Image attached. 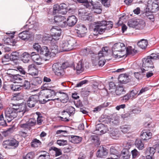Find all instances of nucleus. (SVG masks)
I'll use <instances>...</instances> for the list:
<instances>
[{
    "mask_svg": "<svg viewBox=\"0 0 159 159\" xmlns=\"http://www.w3.org/2000/svg\"><path fill=\"white\" fill-rule=\"evenodd\" d=\"M12 107L7 108L5 111V118L7 122H11L16 117L18 113H21L23 115L26 111L25 105L23 104L12 103Z\"/></svg>",
    "mask_w": 159,
    "mask_h": 159,
    "instance_id": "obj_1",
    "label": "nucleus"
},
{
    "mask_svg": "<svg viewBox=\"0 0 159 159\" xmlns=\"http://www.w3.org/2000/svg\"><path fill=\"white\" fill-rule=\"evenodd\" d=\"M113 26L112 22L111 21H102L97 22L93 29L94 35L101 34L106 30L111 29Z\"/></svg>",
    "mask_w": 159,
    "mask_h": 159,
    "instance_id": "obj_2",
    "label": "nucleus"
},
{
    "mask_svg": "<svg viewBox=\"0 0 159 159\" xmlns=\"http://www.w3.org/2000/svg\"><path fill=\"white\" fill-rule=\"evenodd\" d=\"M126 47L123 43H117L114 45L112 48V55L115 58H120L123 57L124 53L122 52L125 51Z\"/></svg>",
    "mask_w": 159,
    "mask_h": 159,
    "instance_id": "obj_3",
    "label": "nucleus"
},
{
    "mask_svg": "<svg viewBox=\"0 0 159 159\" xmlns=\"http://www.w3.org/2000/svg\"><path fill=\"white\" fill-rule=\"evenodd\" d=\"M69 66V64L67 62L63 63H55L52 66V70L55 75L58 76H61L65 74L64 70Z\"/></svg>",
    "mask_w": 159,
    "mask_h": 159,
    "instance_id": "obj_4",
    "label": "nucleus"
},
{
    "mask_svg": "<svg viewBox=\"0 0 159 159\" xmlns=\"http://www.w3.org/2000/svg\"><path fill=\"white\" fill-rule=\"evenodd\" d=\"M76 43L75 40L73 38L68 40L62 41L60 43V51H67L72 50Z\"/></svg>",
    "mask_w": 159,
    "mask_h": 159,
    "instance_id": "obj_5",
    "label": "nucleus"
},
{
    "mask_svg": "<svg viewBox=\"0 0 159 159\" xmlns=\"http://www.w3.org/2000/svg\"><path fill=\"white\" fill-rule=\"evenodd\" d=\"M154 60L151 57V55L147 57V58H144L142 59V70L143 73L144 72V70H150L151 71L154 70V66L153 65L152 60Z\"/></svg>",
    "mask_w": 159,
    "mask_h": 159,
    "instance_id": "obj_6",
    "label": "nucleus"
},
{
    "mask_svg": "<svg viewBox=\"0 0 159 159\" xmlns=\"http://www.w3.org/2000/svg\"><path fill=\"white\" fill-rule=\"evenodd\" d=\"M108 51V48L105 47H103L102 50L99 52L98 54L99 66H102L104 65L105 61L103 60L100 59L102 57L107 56Z\"/></svg>",
    "mask_w": 159,
    "mask_h": 159,
    "instance_id": "obj_7",
    "label": "nucleus"
},
{
    "mask_svg": "<svg viewBox=\"0 0 159 159\" xmlns=\"http://www.w3.org/2000/svg\"><path fill=\"white\" fill-rule=\"evenodd\" d=\"M76 28L75 30L78 37H83L85 35L87 29L84 25L81 24H77Z\"/></svg>",
    "mask_w": 159,
    "mask_h": 159,
    "instance_id": "obj_8",
    "label": "nucleus"
},
{
    "mask_svg": "<svg viewBox=\"0 0 159 159\" xmlns=\"http://www.w3.org/2000/svg\"><path fill=\"white\" fill-rule=\"evenodd\" d=\"M42 89L43 87H42ZM39 95L38 96L39 100L41 103L44 104L46 103L47 102L51 100H53L54 99H49L46 100L45 99L48 98L47 96L46 89L45 88H43L39 93Z\"/></svg>",
    "mask_w": 159,
    "mask_h": 159,
    "instance_id": "obj_9",
    "label": "nucleus"
},
{
    "mask_svg": "<svg viewBox=\"0 0 159 159\" xmlns=\"http://www.w3.org/2000/svg\"><path fill=\"white\" fill-rule=\"evenodd\" d=\"M23 120H22L20 122V126L22 128H27L30 129L31 127L34 126L36 124V120L34 118H31L25 123L22 124Z\"/></svg>",
    "mask_w": 159,
    "mask_h": 159,
    "instance_id": "obj_10",
    "label": "nucleus"
},
{
    "mask_svg": "<svg viewBox=\"0 0 159 159\" xmlns=\"http://www.w3.org/2000/svg\"><path fill=\"white\" fill-rule=\"evenodd\" d=\"M147 6L148 9L152 11V12H156L159 9V5L154 2L152 0H148Z\"/></svg>",
    "mask_w": 159,
    "mask_h": 159,
    "instance_id": "obj_11",
    "label": "nucleus"
},
{
    "mask_svg": "<svg viewBox=\"0 0 159 159\" xmlns=\"http://www.w3.org/2000/svg\"><path fill=\"white\" fill-rule=\"evenodd\" d=\"M38 98L37 95H33L30 96L27 102L28 106L30 107H34L38 101Z\"/></svg>",
    "mask_w": 159,
    "mask_h": 159,
    "instance_id": "obj_12",
    "label": "nucleus"
},
{
    "mask_svg": "<svg viewBox=\"0 0 159 159\" xmlns=\"http://www.w3.org/2000/svg\"><path fill=\"white\" fill-rule=\"evenodd\" d=\"M24 28L26 30L20 33L19 34V37L23 40H27L29 39L31 37L30 33L29 31V30L27 28Z\"/></svg>",
    "mask_w": 159,
    "mask_h": 159,
    "instance_id": "obj_13",
    "label": "nucleus"
},
{
    "mask_svg": "<svg viewBox=\"0 0 159 159\" xmlns=\"http://www.w3.org/2000/svg\"><path fill=\"white\" fill-rule=\"evenodd\" d=\"M30 58L38 65H40L42 64V59L40 58L39 55L35 52H32L30 54Z\"/></svg>",
    "mask_w": 159,
    "mask_h": 159,
    "instance_id": "obj_14",
    "label": "nucleus"
},
{
    "mask_svg": "<svg viewBox=\"0 0 159 159\" xmlns=\"http://www.w3.org/2000/svg\"><path fill=\"white\" fill-rule=\"evenodd\" d=\"M155 152V149L153 148H148L146 152L147 159H153V156Z\"/></svg>",
    "mask_w": 159,
    "mask_h": 159,
    "instance_id": "obj_15",
    "label": "nucleus"
},
{
    "mask_svg": "<svg viewBox=\"0 0 159 159\" xmlns=\"http://www.w3.org/2000/svg\"><path fill=\"white\" fill-rule=\"evenodd\" d=\"M152 135V133L149 130H143L141 132L140 136L143 140H147L150 139Z\"/></svg>",
    "mask_w": 159,
    "mask_h": 159,
    "instance_id": "obj_16",
    "label": "nucleus"
},
{
    "mask_svg": "<svg viewBox=\"0 0 159 159\" xmlns=\"http://www.w3.org/2000/svg\"><path fill=\"white\" fill-rule=\"evenodd\" d=\"M107 154L106 149L103 147H100L97 152V156L100 158L104 157Z\"/></svg>",
    "mask_w": 159,
    "mask_h": 159,
    "instance_id": "obj_17",
    "label": "nucleus"
},
{
    "mask_svg": "<svg viewBox=\"0 0 159 159\" xmlns=\"http://www.w3.org/2000/svg\"><path fill=\"white\" fill-rule=\"evenodd\" d=\"M96 129L97 131L100 132V135L106 133L108 129L106 126L102 124L98 125L96 127Z\"/></svg>",
    "mask_w": 159,
    "mask_h": 159,
    "instance_id": "obj_18",
    "label": "nucleus"
},
{
    "mask_svg": "<svg viewBox=\"0 0 159 159\" xmlns=\"http://www.w3.org/2000/svg\"><path fill=\"white\" fill-rule=\"evenodd\" d=\"M77 21V19L75 16L73 15L69 16L67 20V25L72 26L74 25Z\"/></svg>",
    "mask_w": 159,
    "mask_h": 159,
    "instance_id": "obj_19",
    "label": "nucleus"
},
{
    "mask_svg": "<svg viewBox=\"0 0 159 159\" xmlns=\"http://www.w3.org/2000/svg\"><path fill=\"white\" fill-rule=\"evenodd\" d=\"M118 80L121 84H125L129 81L128 76L126 74H121L120 75Z\"/></svg>",
    "mask_w": 159,
    "mask_h": 159,
    "instance_id": "obj_20",
    "label": "nucleus"
},
{
    "mask_svg": "<svg viewBox=\"0 0 159 159\" xmlns=\"http://www.w3.org/2000/svg\"><path fill=\"white\" fill-rule=\"evenodd\" d=\"M51 31L52 33V35L54 37H59L61 34V30L57 26L53 27L51 29Z\"/></svg>",
    "mask_w": 159,
    "mask_h": 159,
    "instance_id": "obj_21",
    "label": "nucleus"
},
{
    "mask_svg": "<svg viewBox=\"0 0 159 159\" xmlns=\"http://www.w3.org/2000/svg\"><path fill=\"white\" fill-rule=\"evenodd\" d=\"M21 60L25 63H28L31 61L30 54L28 52H25L22 55Z\"/></svg>",
    "mask_w": 159,
    "mask_h": 159,
    "instance_id": "obj_22",
    "label": "nucleus"
},
{
    "mask_svg": "<svg viewBox=\"0 0 159 159\" xmlns=\"http://www.w3.org/2000/svg\"><path fill=\"white\" fill-rule=\"evenodd\" d=\"M42 87L43 88H45L46 89L47 96L48 98H50L53 96L56 95V93L53 89H49L46 86V84L43 85Z\"/></svg>",
    "mask_w": 159,
    "mask_h": 159,
    "instance_id": "obj_23",
    "label": "nucleus"
},
{
    "mask_svg": "<svg viewBox=\"0 0 159 159\" xmlns=\"http://www.w3.org/2000/svg\"><path fill=\"white\" fill-rule=\"evenodd\" d=\"M74 69L76 70L77 72L78 73H80L84 70L83 64L82 61H79L75 67H74Z\"/></svg>",
    "mask_w": 159,
    "mask_h": 159,
    "instance_id": "obj_24",
    "label": "nucleus"
},
{
    "mask_svg": "<svg viewBox=\"0 0 159 159\" xmlns=\"http://www.w3.org/2000/svg\"><path fill=\"white\" fill-rule=\"evenodd\" d=\"M39 52L45 57H47L49 54V51L47 47L43 46L41 48Z\"/></svg>",
    "mask_w": 159,
    "mask_h": 159,
    "instance_id": "obj_25",
    "label": "nucleus"
},
{
    "mask_svg": "<svg viewBox=\"0 0 159 159\" xmlns=\"http://www.w3.org/2000/svg\"><path fill=\"white\" fill-rule=\"evenodd\" d=\"M92 142L94 143L95 146H98L100 144L99 138L97 135H92L91 137Z\"/></svg>",
    "mask_w": 159,
    "mask_h": 159,
    "instance_id": "obj_26",
    "label": "nucleus"
},
{
    "mask_svg": "<svg viewBox=\"0 0 159 159\" xmlns=\"http://www.w3.org/2000/svg\"><path fill=\"white\" fill-rule=\"evenodd\" d=\"M115 92L116 95L120 96L124 94L125 93V91L123 87L119 86L116 88Z\"/></svg>",
    "mask_w": 159,
    "mask_h": 159,
    "instance_id": "obj_27",
    "label": "nucleus"
},
{
    "mask_svg": "<svg viewBox=\"0 0 159 159\" xmlns=\"http://www.w3.org/2000/svg\"><path fill=\"white\" fill-rule=\"evenodd\" d=\"M28 71L30 73L32 74H36L37 69L35 66L34 64H31L28 66Z\"/></svg>",
    "mask_w": 159,
    "mask_h": 159,
    "instance_id": "obj_28",
    "label": "nucleus"
},
{
    "mask_svg": "<svg viewBox=\"0 0 159 159\" xmlns=\"http://www.w3.org/2000/svg\"><path fill=\"white\" fill-rule=\"evenodd\" d=\"M50 49V54H53V56L55 55L58 52V47L55 44L52 45Z\"/></svg>",
    "mask_w": 159,
    "mask_h": 159,
    "instance_id": "obj_29",
    "label": "nucleus"
},
{
    "mask_svg": "<svg viewBox=\"0 0 159 159\" xmlns=\"http://www.w3.org/2000/svg\"><path fill=\"white\" fill-rule=\"evenodd\" d=\"M148 44V42L146 40L142 39L138 43V45L141 48L143 49L145 48Z\"/></svg>",
    "mask_w": 159,
    "mask_h": 159,
    "instance_id": "obj_30",
    "label": "nucleus"
},
{
    "mask_svg": "<svg viewBox=\"0 0 159 159\" xmlns=\"http://www.w3.org/2000/svg\"><path fill=\"white\" fill-rule=\"evenodd\" d=\"M135 144L136 147L140 150H142L144 148V145L141 140L140 139L136 140Z\"/></svg>",
    "mask_w": 159,
    "mask_h": 159,
    "instance_id": "obj_31",
    "label": "nucleus"
},
{
    "mask_svg": "<svg viewBox=\"0 0 159 159\" xmlns=\"http://www.w3.org/2000/svg\"><path fill=\"white\" fill-rule=\"evenodd\" d=\"M126 53L127 55H134L137 52V50L133 48L131 46H128L126 49Z\"/></svg>",
    "mask_w": 159,
    "mask_h": 159,
    "instance_id": "obj_32",
    "label": "nucleus"
},
{
    "mask_svg": "<svg viewBox=\"0 0 159 159\" xmlns=\"http://www.w3.org/2000/svg\"><path fill=\"white\" fill-rule=\"evenodd\" d=\"M70 141L74 143H78L82 140V138L78 136H73L71 137Z\"/></svg>",
    "mask_w": 159,
    "mask_h": 159,
    "instance_id": "obj_33",
    "label": "nucleus"
},
{
    "mask_svg": "<svg viewBox=\"0 0 159 159\" xmlns=\"http://www.w3.org/2000/svg\"><path fill=\"white\" fill-rule=\"evenodd\" d=\"M68 111H66L65 110L62 112L61 113L63 115H64V113L66 112L69 115V116H70V115L72 113L74 114L75 112V108L72 106H70L68 108Z\"/></svg>",
    "mask_w": 159,
    "mask_h": 159,
    "instance_id": "obj_34",
    "label": "nucleus"
},
{
    "mask_svg": "<svg viewBox=\"0 0 159 159\" xmlns=\"http://www.w3.org/2000/svg\"><path fill=\"white\" fill-rule=\"evenodd\" d=\"M107 132L111 137H116L118 135V133L116 129L110 128L108 129Z\"/></svg>",
    "mask_w": 159,
    "mask_h": 159,
    "instance_id": "obj_35",
    "label": "nucleus"
},
{
    "mask_svg": "<svg viewBox=\"0 0 159 159\" xmlns=\"http://www.w3.org/2000/svg\"><path fill=\"white\" fill-rule=\"evenodd\" d=\"M121 131L124 133H128L130 129V126L129 125H125L120 126Z\"/></svg>",
    "mask_w": 159,
    "mask_h": 159,
    "instance_id": "obj_36",
    "label": "nucleus"
},
{
    "mask_svg": "<svg viewBox=\"0 0 159 159\" xmlns=\"http://www.w3.org/2000/svg\"><path fill=\"white\" fill-rule=\"evenodd\" d=\"M60 98V101L63 103L67 102L69 99L68 95L64 93H62V96H61Z\"/></svg>",
    "mask_w": 159,
    "mask_h": 159,
    "instance_id": "obj_37",
    "label": "nucleus"
},
{
    "mask_svg": "<svg viewBox=\"0 0 159 159\" xmlns=\"http://www.w3.org/2000/svg\"><path fill=\"white\" fill-rule=\"evenodd\" d=\"M38 23H34L31 24H26L25 26V28H27L29 30L33 28L34 29L36 30V29H37L38 26Z\"/></svg>",
    "mask_w": 159,
    "mask_h": 159,
    "instance_id": "obj_38",
    "label": "nucleus"
},
{
    "mask_svg": "<svg viewBox=\"0 0 159 159\" xmlns=\"http://www.w3.org/2000/svg\"><path fill=\"white\" fill-rule=\"evenodd\" d=\"M31 147L33 148H37L41 144V142L37 139H34L31 142Z\"/></svg>",
    "mask_w": 159,
    "mask_h": 159,
    "instance_id": "obj_39",
    "label": "nucleus"
},
{
    "mask_svg": "<svg viewBox=\"0 0 159 159\" xmlns=\"http://www.w3.org/2000/svg\"><path fill=\"white\" fill-rule=\"evenodd\" d=\"M10 146L13 147L15 148L17 147L19 143L18 141L15 139L12 140H8Z\"/></svg>",
    "mask_w": 159,
    "mask_h": 159,
    "instance_id": "obj_40",
    "label": "nucleus"
},
{
    "mask_svg": "<svg viewBox=\"0 0 159 159\" xmlns=\"http://www.w3.org/2000/svg\"><path fill=\"white\" fill-rule=\"evenodd\" d=\"M13 78L15 81V82L20 83L23 79V77L18 74L13 75Z\"/></svg>",
    "mask_w": 159,
    "mask_h": 159,
    "instance_id": "obj_41",
    "label": "nucleus"
},
{
    "mask_svg": "<svg viewBox=\"0 0 159 159\" xmlns=\"http://www.w3.org/2000/svg\"><path fill=\"white\" fill-rule=\"evenodd\" d=\"M63 11H61L59 5L57 4L55 5L53 7V13L56 14L57 13H62Z\"/></svg>",
    "mask_w": 159,
    "mask_h": 159,
    "instance_id": "obj_42",
    "label": "nucleus"
},
{
    "mask_svg": "<svg viewBox=\"0 0 159 159\" xmlns=\"http://www.w3.org/2000/svg\"><path fill=\"white\" fill-rule=\"evenodd\" d=\"M19 56V53L16 52H13L10 56L11 60L13 61L17 60Z\"/></svg>",
    "mask_w": 159,
    "mask_h": 159,
    "instance_id": "obj_43",
    "label": "nucleus"
},
{
    "mask_svg": "<svg viewBox=\"0 0 159 159\" xmlns=\"http://www.w3.org/2000/svg\"><path fill=\"white\" fill-rule=\"evenodd\" d=\"M11 88L14 91L20 90L21 89V85H16L15 83H14L11 85Z\"/></svg>",
    "mask_w": 159,
    "mask_h": 159,
    "instance_id": "obj_44",
    "label": "nucleus"
},
{
    "mask_svg": "<svg viewBox=\"0 0 159 159\" xmlns=\"http://www.w3.org/2000/svg\"><path fill=\"white\" fill-rule=\"evenodd\" d=\"M128 24L129 27L133 28H135L136 26L138 25L137 21L133 20H129L128 22Z\"/></svg>",
    "mask_w": 159,
    "mask_h": 159,
    "instance_id": "obj_45",
    "label": "nucleus"
},
{
    "mask_svg": "<svg viewBox=\"0 0 159 159\" xmlns=\"http://www.w3.org/2000/svg\"><path fill=\"white\" fill-rule=\"evenodd\" d=\"M14 95L13 98L14 100H19L23 98V96L22 93H15Z\"/></svg>",
    "mask_w": 159,
    "mask_h": 159,
    "instance_id": "obj_46",
    "label": "nucleus"
},
{
    "mask_svg": "<svg viewBox=\"0 0 159 159\" xmlns=\"http://www.w3.org/2000/svg\"><path fill=\"white\" fill-rule=\"evenodd\" d=\"M65 19V17L61 16H56L54 17V20L57 24L61 21Z\"/></svg>",
    "mask_w": 159,
    "mask_h": 159,
    "instance_id": "obj_47",
    "label": "nucleus"
},
{
    "mask_svg": "<svg viewBox=\"0 0 159 159\" xmlns=\"http://www.w3.org/2000/svg\"><path fill=\"white\" fill-rule=\"evenodd\" d=\"M45 154L40 155L38 157V159H50V156L48 152H45Z\"/></svg>",
    "mask_w": 159,
    "mask_h": 159,
    "instance_id": "obj_48",
    "label": "nucleus"
},
{
    "mask_svg": "<svg viewBox=\"0 0 159 159\" xmlns=\"http://www.w3.org/2000/svg\"><path fill=\"white\" fill-rule=\"evenodd\" d=\"M60 9L61 11H63L64 12L62 13L63 14H65L67 12V10L66 9V5L64 3H62L59 5Z\"/></svg>",
    "mask_w": 159,
    "mask_h": 159,
    "instance_id": "obj_49",
    "label": "nucleus"
},
{
    "mask_svg": "<svg viewBox=\"0 0 159 159\" xmlns=\"http://www.w3.org/2000/svg\"><path fill=\"white\" fill-rule=\"evenodd\" d=\"M138 92L135 90H132L130 93H129L128 94L131 99H133L134 98H135L136 97V95L137 94Z\"/></svg>",
    "mask_w": 159,
    "mask_h": 159,
    "instance_id": "obj_50",
    "label": "nucleus"
},
{
    "mask_svg": "<svg viewBox=\"0 0 159 159\" xmlns=\"http://www.w3.org/2000/svg\"><path fill=\"white\" fill-rule=\"evenodd\" d=\"M10 58V56L8 54H5L2 58V62L4 63L9 61L11 60Z\"/></svg>",
    "mask_w": 159,
    "mask_h": 159,
    "instance_id": "obj_51",
    "label": "nucleus"
},
{
    "mask_svg": "<svg viewBox=\"0 0 159 159\" xmlns=\"http://www.w3.org/2000/svg\"><path fill=\"white\" fill-rule=\"evenodd\" d=\"M24 88L25 89H28L30 88V84L27 81L25 80L24 84L21 85V88Z\"/></svg>",
    "mask_w": 159,
    "mask_h": 159,
    "instance_id": "obj_52",
    "label": "nucleus"
},
{
    "mask_svg": "<svg viewBox=\"0 0 159 159\" xmlns=\"http://www.w3.org/2000/svg\"><path fill=\"white\" fill-rule=\"evenodd\" d=\"M51 148L52 150H54L55 152L56 156H59L61 154V152L60 149L54 147H52Z\"/></svg>",
    "mask_w": 159,
    "mask_h": 159,
    "instance_id": "obj_53",
    "label": "nucleus"
},
{
    "mask_svg": "<svg viewBox=\"0 0 159 159\" xmlns=\"http://www.w3.org/2000/svg\"><path fill=\"white\" fill-rule=\"evenodd\" d=\"M6 119L4 120L3 114H2L0 116V125L2 126H6Z\"/></svg>",
    "mask_w": 159,
    "mask_h": 159,
    "instance_id": "obj_54",
    "label": "nucleus"
},
{
    "mask_svg": "<svg viewBox=\"0 0 159 159\" xmlns=\"http://www.w3.org/2000/svg\"><path fill=\"white\" fill-rule=\"evenodd\" d=\"M57 25L62 27H65L67 25V22H66V18H65L64 19L62 20L59 23L57 24Z\"/></svg>",
    "mask_w": 159,
    "mask_h": 159,
    "instance_id": "obj_55",
    "label": "nucleus"
},
{
    "mask_svg": "<svg viewBox=\"0 0 159 159\" xmlns=\"http://www.w3.org/2000/svg\"><path fill=\"white\" fill-rule=\"evenodd\" d=\"M33 48L39 52L41 48L40 45L38 43H35L33 45Z\"/></svg>",
    "mask_w": 159,
    "mask_h": 159,
    "instance_id": "obj_56",
    "label": "nucleus"
},
{
    "mask_svg": "<svg viewBox=\"0 0 159 159\" xmlns=\"http://www.w3.org/2000/svg\"><path fill=\"white\" fill-rule=\"evenodd\" d=\"M57 143L60 146H64L66 145L67 143L66 140H58L57 141Z\"/></svg>",
    "mask_w": 159,
    "mask_h": 159,
    "instance_id": "obj_57",
    "label": "nucleus"
},
{
    "mask_svg": "<svg viewBox=\"0 0 159 159\" xmlns=\"http://www.w3.org/2000/svg\"><path fill=\"white\" fill-rule=\"evenodd\" d=\"M101 2L106 7H108L110 5V0H101Z\"/></svg>",
    "mask_w": 159,
    "mask_h": 159,
    "instance_id": "obj_58",
    "label": "nucleus"
},
{
    "mask_svg": "<svg viewBox=\"0 0 159 159\" xmlns=\"http://www.w3.org/2000/svg\"><path fill=\"white\" fill-rule=\"evenodd\" d=\"M122 156L123 157V156H130V154L129 150L126 149H124L122 151Z\"/></svg>",
    "mask_w": 159,
    "mask_h": 159,
    "instance_id": "obj_59",
    "label": "nucleus"
},
{
    "mask_svg": "<svg viewBox=\"0 0 159 159\" xmlns=\"http://www.w3.org/2000/svg\"><path fill=\"white\" fill-rule=\"evenodd\" d=\"M142 73H141L140 72L135 73L134 74V76L138 79H142L143 77V75Z\"/></svg>",
    "mask_w": 159,
    "mask_h": 159,
    "instance_id": "obj_60",
    "label": "nucleus"
},
{
    "mask_svg": "<svg viewBox=\"0 0 159 159\" xmlns=\"http://www.w3.org/2000/svg\"><path fill=\"white\" fill-rule=\"evenodd\" d=\"M110 152L111 155L117 154L118 152V151L115 148L113 147H111L110 149Z\"/></svg>",
    "mask_w": 159,
    "mask_h": 159,
    "instance_id": "obj_61",
    "label": "nucleus"
},
{
    "mask_svg": "<svg viewBox=\"0 0 159 159\" xmlns=\"http://www.w3.org/2000/svg\"><path fill=\"white\" fill-rule=\"evenodd\" d=\"M34 153L32 152H30L25 156L23 159H32L33 157Z\"/></svg>",
    "mask_w": 159,
    "mask_h": 159,
    "instance_id": "obj_62",
    "label": "nucleus"
},
{
    "mask_svg": "<svg viewBox=\"0 0 159 159\" xmlns=\"http://www.w3.org/2000/svg\"><path fill=\"white\" fill-rule=\"evenodd\" d=\"M93 65L94 66L98 65V58L93 57L92 59Z\"/></svg>",
    "mask_w": 159,
    "mask_h": 159,
    "instance_id": "obj_63",
    "label": "nucleus"
},
{
    "mask_svg": "<svg viewBox=\"0 0 159 159\" xmlns=\"http://www.w3.org/2000/svg\"><path fill=\"white\" fill-rule=\"evenodd\" d=\"M121 98L122 99L121 100L123 101H124L125 102L128 101L129 99H131L128 93H127L125 95L123 96Z\"/></svg>",
    "mask_w": 159,
    "mask_h": 159,
    "instance_id": "obj_64",
    "label": "nucleus"
}]
</instances>
